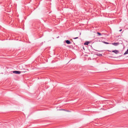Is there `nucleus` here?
Listing matches in <instances>:
<instances>
[{
	"label": "nucleus",
	"mask_w": 128,
	"mask_h": 128,
	"mask_svg": "<svg viewBox=\"0 0 128 128\" xmlns=\"http://www.w3.org/2000/svg\"><path fill=\"white\" fill-rule=\"evenodd\" d=\"M66 42L67 43V44H71V42H70L68 40H65Z\"/></svg>",
	"instance_id": "nucleus-3"
},
{
	"label": "nucleus",
	"mask_w": 128,
	"mask_h": 128,
	"mask_svg": "<svg viewBox=\"0 0 128 128\" xmlns=\"http://www.w3.org/2000/svg\"><path fill=\"white\" fill-rule=\"evenodd\" d=\"M112 52L115 53L116 54H117L118 52V51L116 50H115L112 51Z\"/></svg>",
	"instance_id": "nucleus-2"
},
{
	"label": "nucleus",
	"mask_w": 128,
	"mask_h": 128,
	"mask_svg": "<svg viewBox=\"0 0 128 128\" xmlns=\"http://www.w3.org/2000/svg\"><path fill=\"white\" fill-rule=\"evenodd\" d=\"M104 43L105 44H109V43H108V42H104Z\"/></svg>",
	"instance_id": "nucleus-9"
},
{
	"label": "nucleus",
	"mask_w": 128,
	"mask_h": 128,
	"mask_svg": "<svg viewBox=\"0 0 128 128\" xmlns=\"http://www.w3.org/2000/svg\"><path fill=\"white\" fill-rule=\"evenodd\" d=\"M21 66V65H20L19 66V67H20V66Z\"/></svg>",
	"instance_id": "nucleus-12"
},
{
	"label": "nucleus",
	"mask_w": 128,
	"mask_h": 128,
	"mask_svg": "<svg viewBox=\"0 0 128 128\" xmlns=\"http://www.w3.org/2000/svg\"><path fill=\"white\" fill-rule=\"evenodd\" d=\"M78 38V37H76V38H74V39H77Z\"/></svg>",
	"instance_id": "nucleus-10"
},
{
	"label": "nucleus",
	"mask_w": 128,
	"mask_h": 128,
	"mask_svg": "<svg viewBox=\"0 0 128 128\" xmlns=\"http://www.w3.org/2000/svg\"><path fill=\"white\" fill-rule=\"evenodd\" d=\"M90 42H86L84 44V45H88Z\"/></svg>",
	"instance_id": "nucleus-5"
},
{
	"label": "nucleus",
	"mask_w": 128,
	"mask_h": 128,
	"mask_svg": "<svg viewBox=\"0 0 128 128\" xmlns=\"http://www.w3.org/2000/svg\"><path fill=\"white\" fill-rule=\"evenodd\" d=\"M128 54V49L124 53V55H126V54Z\"/></svg>",
	"instance_id": "nucleus-6"
},
{
	"label": "nucleus",
	"mask_w": 128,
	"mask_h": 128,
	"mask_svg": "<svg viewBox=\"0 0 128 128\" xmlns=\"http://www.w3.org/2000/svg\"><path fill=\"white\" fill-rule=\"evenodd\" d=\"M13 72L16 74H20L21 73V72L19 71H15Z\"/></svg>",
	"instance_id": "nucleus-1"
},
{
	"label": "nucleus",
	"mask_w": 128,
	"mask_h": 128,
	"mask_svg": "<svg viewBox=\"0 0 128 128\" xmlns=\"http://www.w3.org/2000/svg\"><path fill=\"white\" fill-rule=\"evenodd\" d=\"M101 51H99V52H101Z\"/></svg>",
	"instance_id": "nucleus-16"
},
{
	"label": "nucleus",
	"mask_w": 128,
	"mask_h": 128,
	"mask_svg": "<svg viewBox=\"0 0 128 128\" xmlns=\"http://www.w3.org/2000/svg\"><path fill=\"white\" fill-rule=\"evenodd\" d=\"M122 31V29H121L120 30H119V31L120 32H121Z\"/></svg>",
	"instance_id": "nucleus-11"
},
{
	"label": "nucleus",
	"mask_w": 128,
	"mask_h": 128,
	"mask_svg": "<svg viewBox=\"0 0 128 128\" xmlns=\"http://www.w3.org/2000/svg\"><path fill=\"white\" fill-rule=\"evenodd\" d=\"M59 38V36L58 37H57V38Z\"/></svg>",
	"instance_id": "nucleus-15"
},
{
	"label": "nucleus",
	"mask_w": 128,
	"mask_h": 128,
	"mask_svg": "<svg viewBox=\"0 0 128 128\" xmlns=\"http://www.w3.org/2000/svg\"><path fill=\"white\" fill-rule=\"evenodd\" d=\"M97 34H98V35L99 36H100V35H101V34L100 33V32H97Z\"/></svg>",
	"instance_id": "nucleus-8"
},
{
	"label": "nucleus",
	"mask_w": 128,
	"mask_h": 128,
	"mask_svg": "<svg viewBox=\"0 0 128 128\" xmlns=\"http://www.w3.org/2000/svg\"><path fill=\"white\" fill-rule=\"evenodd\" d=\"M108 52H111V51H110V50H108Z\"/></svg>",
	"instance_id": "nucleus-13"
},
{
	"label": "nucleus",
	"mask_w": 128,
	"mask_h": 128,
	"mask_svg": "<svg viewBox=\"0 0 128 128\" xmlns=\"http://www.w3.org/2000/svg\"><path fill=\"white\" fill-rule=\"evenodd\" d=\"M97 55L98 56H102V54H97Z\"/></svg>",
	"instance_id": "nucleus-7"
},
{
	"label": "nucleus",
	"mask_w": 128,
	"mask_h": 128,
	"mask_svg": "<svg viewBox=\"0 0 128 128\" xmlns=\"http://www.w3.org/2000/svg\"><path fill=\"white\" fill-rule=\"evenodd\" d=\"M112 44H113L114 45L116 46L118 44V43H117V42H116V43L114 42V43H112Z\"/></svg>",
	"instance_id": "nucleus-4"
},
{
	"label": "nucleus",
	"mask_w": 128,
	"mask_h": 128,
	"mask_svg": "<svg viewBox=\"0 0 128 128\" xmlns=\"http://www.w3.org/2000/svg\"><path fill=\"white\" fill-rule=\"evenodd\" d=\"M59 38V36L58 37H57V38Z\"/></svg>",
	"instance_id": "nucleus-14"
}]
</instances>
